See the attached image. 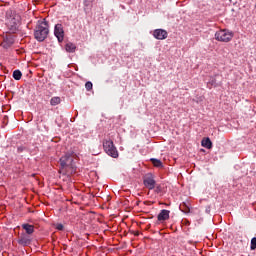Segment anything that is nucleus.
<instances>
[{
	"label": "nucleus",
	"mask_w": 256,
	"mask_h": 256,
	"mask_svg": "<svg viewBox=\"0 0 256 256\" xmlns=\"http://www.w3.org/2000/svg\"><path fill=\"white\" fill-rule=\"evenodd\" d=\"M6 25L11 33H17L21 25V15L12 10H8L6 12Z\"/></svg>",
	"instance_id": "obj_1"
},
{
	"label": "nucleus",
	"mask_w": 256,
	"mask_h": 256,
	"mask_svg": "<svg viewBox=\"0 0 256 256\" xmlns=\"http://www.w3.org/2000/svg\"><path fill=\"white\" fill-rule=\"evenodd\" d=\"M60 173L62 175H73L75 173L76 168L73 164V157L71 155H65L60 158Z\"/></svg>",
	"instance_id": "obj_2"
},
{
	"label": "nucleus",
	"mask_w": 256,
	"mask_h": 256,
	"mask_svg": "<svg viewBox=\"0 0 256 256\" xmlns=\"http://www.w3.org/2000/svg\"><path fill=\"white\" fill-rule=\"evenodd\" d=\"M49 36V22L43 20L37 24L34 30L36 41L43 42Z\"/></svg>",
	"instance_id": "obj_3"
},
{
	"label": "nucleus",
	"mask_w": 256,
	"mask_h": 256,
	"mask_svg": "<svg viewBox=\"0 0 256 256\" xmlns=\"http://www.w3.org/2000/svg\"><path fill=\"white\" fill-rule=\"evenodd\" d=\"M103 149L106 154L109 155V157H113V159H117L119 157V151H117V147H115V144L112 142V140H103Z\"/></svg>",
	"instance_id": "obj_4"
},
{
	"label": "nucleus",
	"mask_w": 256,
	"mask_h": 256,
	"mask_svg": "<svg viewBox=\"0 0 256 256\" xmlns=\"http://www.w3.org/2000/svg\"><path fill=\"white\" fill-rule=\"evenodd\" d=\"M235 34L233 31H229L227 29L219 30L215 33V39L216 41H220L221 43H229V41H232Z\"/></svg>",
	"instance_id": "obj_5"
},
{
	"label": "nucleus",
	"mask_w": 256,
	"mask_h": 256,
	"mask_svg": "<svg viewBox=\"0 0 256 256\" xmlns=\"http://www.w3.org/2000/svg\"><path fill=\"white\" fill-rule=\"evenodd\" d=\"M17 243L22 247H29V245L33 243V238L29 234H25V232H22L18 237Z\"/></svg>",
	"instance_id": "obj_6"
},
{
	"label": "nucleus",
	"mask_w": 256,
	"mask_h": 256,
	"mask_svg": "<svg viewBox=\"0 0 256 256\" xmlns=\"http://www.w3.org/2000/svg\"><path fill=\"white\" fill-rule=\"evenodd\" d=\"M143 183L146 189H149L150 191L155 188V185H157L155 176H153V174H146L143 178Z\"/></svg>",
	"instance_id": "obj_7"
},
{
	"label": "nucleus",
	"mask_w": 256,
	"mask_h": 256,
	"mask_svg": "<svg viewBox=\"0 0 256 256\" xmlns=\"http://www.w3.org/2000/svg\"><path fill=\"white\" fill-rule=\"evenodd\" d=\"M54 35L58 39V43H63L65 39V30L63 24H56L54 27Z\"/></svg>",
	"instance_id": "obj_8"
},
{
	"label": "nucleus",
	"mask_w": 256,
	"mask_h": 256,
	"mask_svg": "<svg viewBox=\"0 0 256 256\" xmlns=\"http://www.w3.org/2000/svg\"><path fill=\"white\" fill-rule=\"evenodd\" d=\"M168 35L169 34L167 33V30H164V29H156L153 32V37L155 39H158L159 41H163L164 39H167Z\"/></svg>",
	"instance_id": "obj_9"
},
{
	"label": "nucleus",
	"mask_w": 256,
	"mask_h": 256,
	"mask_svg": "<svg viewBox=\"0 0 256 256\" xmlns=\"http://www.w3.org/2000/svg\"><path fill=\"white\" fill-rule=\"evenodd\" d=\"M13 43H15V41H13L11 37L6 36L3 38L1 46L3 47V49H9V47H11Z\"/></svg>",
	"instance_id": "obj_10"
},
{
	"label": "nucleus",
	"mask_w": 256,
	"mask_h": 256,
	"mask_svg": "<svg viewBox=\"0 0 256 256\" xmlns=\"http://www.w3.org/2000/svg\"><path fill=\"white\" fill-rule=\"evenodd\" d=\"M22 229H24L25 235H30V237L33 233H35V226L31 224H22Z\"/></svg>",
	"instance_id": "obj_11"
},
{
	"label": "nucleus",
	"mask_w": 256,
	"mask_h": 256,
	"mask_svg": "<svg viewBox=\"0 0 256 256\" xmlns=\"http://www.w3.org/2000/svg\"><path fill=\"white\" fill-rule=\"evenodd\" d=\"M169 213H171L169 210H161L157 216L158 221H167L169 219Z\"/></svg>",
	"instance_id": "obj_12"
},
{
	"label": "nucleus",
	"mask_w": 256,
	"mask_h": 256,
	"mask_svg": "<svg viewBox=\"0 0 256 256\" xmlns=\"http://www.w3.org/2000/svg\"><path fill=\"white\" fill-rule=\"evenodd\" d=\"M201 145L206 149H211L213 147V142H211V139L209 138H203L201 141Z\"/></svg>",
	"instance_id": "obj_13"
},
{
	"label": "nucleus",
	"mask_w": 256,
	"mask_h": 256,
	"mask_svg": "<svg viewBox=\"0 0 256 256\" xmlns=\"http://www.w3.org/2000/svg\"><path fill=\"white\" fill-rule=\"evenodd\" d=\"M65 49L68 53H75V50L77 49V47L75 46V44L69 42L66 44Z\"/></svg>",
	"instance_id": "obj_14"
},
{
	"label": "nucleus",
	"mask_w": 256,
	"mask_h": 256,
	"mask_svg": "<svg viewBox=\"0 0 256 256\" xmlns=\"http://www.w3.org/2000/svg\"><path fill=\"white\" fill-rule=\"evenodd\" d=\"M60 104H61V97L55 96L50 99V105H52V107H55L56 105H60Z\"/></svg>",
	"instance_id": "obj_15"
},
{
	"label": "nucleus",
	"mask_w": 256,
	"mask_h": 256,
	"mask_svg": "<svg viewBox=\"0 0 256 256\" xmlns=\"http://www.w3.org/2000/svg\"><path fill=\"white\" fill-rule=\"evenodd\" d=\"M150 161H151L152 165H154V167H158V168L163 167V162H161V160H159V159L151 158Z\"/></svg>",
	"instance_id": "obj_16"
},
{
	"label": "nucleus",
	"mask_w": 256,
	"mask_h": 256,
	"mask_svg": "<svg viewBox=\"0 0 256 256\" xmlns=\"http://www.w3.org/2000/svg\"><path fill=\"white\" fill-rule=\"evenodd\" d=\"M21 77H23V73H21V70H15L13 72V78L16 80V81H20Z\"/></svg>",
	"instance_id": "obj_17"
},
{
	"label": "nucleus",
	"mask_w": 256,
	"mask_h": 256,
	"mask_svg": "<svg viewBox=\"0 0 256 256\" xmlns=\"http://www.w3.org/2000/svg\"><path fill=\"white\" fill-rule=\"evenodd\" d=\"M93 1L95 0H84V7L85 9H91L93 7Z\"/></svg>",
	"instance_id": "obj_18"
},
{
	"label": "nucleus",
	"mask_w": 256,
	"mask_h": 256,
	"mask_svg": "<svg viewBox=\"0 0 256 256\" xmlns=\"http://www.w3.org/2000/svg\"><path fill=\"white\" fill-rule=\"evenodd\" d=\"M180 210H181L183 213H189L190 208H189V206H187V204L182 203V204H180Z\"/></svg>",
	"instance_id": "obj_19"
},
{
	"label": "nucleus",
	"mask_w": 256,
	"mask_h": 256,
	"mask_svg": "<svg viewBox=\"0 0 256 256\" xmlns=\"http://www.w3.org/2000/svg\"><path fill=\"white\" fill-rule=\"evenodd\" d=\"M250 249H251V251H255L256 250V237L251 239Z\"/></svg>",
	"instance_id": "obj_20"
},
{
	"label": "nucleus",
	"mask_w": 256,
	"mask_h": 256,
	"mask_svg": "<svg viewBox=\"0 0 256 256\" xmlns=\"http://www.w3.org/2000/svg\"><path fill=\"white\" fill-rule=\"evenodd\" d=\"M85 88L87 91H91V89H93V83L92 82H86L85 84Z\"/></svg>",
	"instance_id": "obj_21"
},
{
	"label": "nucleus",
	"mask_w": 256,
	"mask_h": 256,
	"mask_svg": "<svg viewBox=\"0 0 256 256\" xmlns=\"http://www.w3.org/2000/svg\"><path fill=\"white\" fill-rule=\"evenodd\" d=\"M56 229L58 231H63V229H65V227L63 226V224H56Z\"/></svg>",
	"instance_id": "obj_22"
},
{
	"label": "nucleus",
	"mask_w": 256,
	"mask_h": 256,
	"mask_svg": "<svg viewBox=\"0 0 256 256\" xmlns=\"http://www.w3.org/2000/svg\"><path fill=\"white\" fill-rule=\"evenodd\" d=\"M154 189H155V193H161L162 191L161 185L155 186Z\"/></svg>",
	"instance_id": "obj_23"
},
{
	"label": "nucleus",
	"mask_w": 256,
	"mask_h": 256,
	"mask_svg": "<svg viewBox=\"0 0 256 256\" xmlns=\"http://www.w3.org/2000/svg\"><path fill=\"white\" fill-rule=\"evenodd\" d=\"M23 151H25V147L23 146L18 147V153H23Z\"/></svg>",
	"instance_id": "obj_24"
},
{
	"label": "nucleus",
	"mask_w": 256,
	"mask_h": 256,
	"mask_svg": "<svg viewBox=\"0 0 256 256\" xmlns=\"http://www.w3.org/2000/svg\"><path fill=\"white\" fill-rule=\"evenodd\" d=\"M135 235H136V237L139 236V232H136Z\"/></svg>",
	"instance_id": "obj_25"
}]
</instances>
